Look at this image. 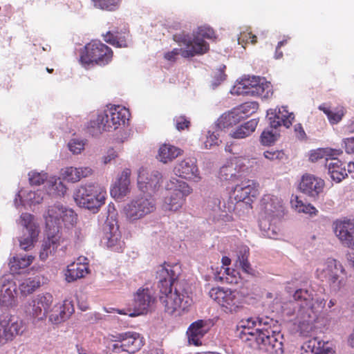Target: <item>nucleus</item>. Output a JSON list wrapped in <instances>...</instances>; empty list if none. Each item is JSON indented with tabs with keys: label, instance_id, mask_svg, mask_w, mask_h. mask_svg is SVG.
<instances>
[{
	"label": "nucleus",
	"instance_id": "obj_36",
	"mask_svg": "<svg viewBox=\"0 0 354 354\" xmlns=\"http://www.w3.org/2000/svg\"><path fill=\"white\" fill-rule=\"evenodd\" d=\"M327 351L328 349L324 348V342L313 338L301 347L300 354H325Z\"/></svg>",
	"mask_w": 354,
	"mask_h": 354
},
{
	"label": "nucleus",
	"instance_id": "obj_29",
	"mask_svg": "<svg viewBox=\"0 0 354 354\" xmlns=\"http://www.w3.org/2000/svg\"><path fill=\"white\" fill-rule=\"evenodd\" d=\"M205 325L203 320H198L190 325L187 331L189 344L194 346L202 345L201 339L207 331Z\"/></svg>",
	"mask_w": 354,
	"mask_h": 354
},
{
	"label": "nucleus",
	"instance_id": "obj_11",
	"mask_svg": "<svg viewBox=\"0 0 354 354\" xmlns=\"http://www.w3.org/2000/svg\"><path fill=\"white\" fill-rule=\"evenodd\" d=\"M25 330L23 320L12 315H6L0 318V346L5 345Z\"/></svg>",
	"mask_w": 354,
	"mask_h": 354
},
{
	"label": "nucleus",
	"instance_id": "obj_44",
	"mask_svg": "<svg viewBox=\"0 0 354 354\" xmlns=\"http://www.w3.org/2000/svg\"><path fill=\"white\" fill-rule=\"evenodd\" d=\"M241 253V255L239 256V261L242 270L247 274L254 275V270L248 261L249 249L245 248L243 249V253L242 251Z\"/></svg>",
	"mask_w": 354,
	"mask_h": 354
},
{
	"label": "nucleus",
	"instance_id": "obj_10",
	"mask_svg": "<svg viewBox=\"0 0 354 354\" xmlns=\"http://www.w3.org/2000/svg\"><path fill=\"white\" fill-rule=\"evenodd\" d=\"M171 183L174 185V190L165 198L163 206L165 210L176 212L185 204L186 197L192 192V189L187 183L176 178Z\"/></svg>",
	"mask_w": 354,
	"mask_h": 354
},
{
	"label": "nucleus",
	"instance_id": "obj_62",
	"mask_svg": "<svg viewBox=\"0 0 354 354\" xmlns=\"http://www.w3.org/2000/svg\"><path fill=\"white\" fill-rule=\"evenodd\" d=\"M198 34L203 38L210 39L216 38L214 30L209 27H200L198 30Z\"/></svg>",
	"mask_w": 354,
	"mask_h": 354
},
{
	"label": "nucleus",
	"instance_id": "obj_52",
	"mask_svg": "<svg viewBox=\"0 0 354 354\" xmlns=\"http://www.w3.org/2000/svg\"><path fill=\"white\" fill-rule=\"evenodd\" d=\"M239 44H241L244 48L245 45L250 43L255 44L257 43V36L252 32H241L238 38Z\"/></svg>",
	"mask_w": 354,
	"mask_h": 354
},
{
	"label": "nucleus",
	"instance_id": "obj_22",
	"mask_svg": "<svg viewBox=\"0 0 354 354\" xmlns=\"http://www.w3.org/2000/svg\"><path fill=\"white\" fill-rule=\"evenodd\" d=\"M61 241L62 236L59 230L56 232H48L47 238L43 241L41 244L39 251V259L41 261L46 260L50 255L56 251Z\"/></svg>",
	"mask_w": 354,
	"mask_h": 354
},
{
	"label": "nucleus",
	"instance_id": "obj_15",
	"mask_svg": "<svg viewBox=\"0 0 354 354\" xmlns=\"http://www.w3.org/2000/svg\"><path fill=\"white\" fill-rule=\"evenodd\" d=\"M53 302V297L49 292L37 295L30 303L29 313L30 316L38 321L46 318Z\"/></svg>",
	"mask_w": 354,
	"mask_h": 354
},
{
	"label": "nucleus",
	"instance_id": "obj_34",
	"mask_svg": "<svg viewBox=\"0 0 354 354\" xmlns=\"http://www.w3.org/2000/svg\"><path fill=\"white\" fill-rule=\"evenodd\" d=\"M257 124L258 120L257 119H252L236 128L230 135L235 139L245 138L250 136L255 131Z\"/></svg>",
	"mask_w": 354,
	"mask_h": 354
},
{
	"label": "nucleus",
	"instance_id": "obj_64",
	"mask_svg": "<svg viewBox=\"0 0 354 354\" xmlns=\"http://www.w3.org/2000/svg\"><path fill=\"white\" fill-rule=\"evenodd\" d=\"M118 156L115 151L113 149H109L107 154L103 158V162L104 164L109 163L112 160H114Z\"/></svg>",
	"mask_w": 354,
	"mask_h": 354
},
{
	"label": "nucleus",
	"instance_id": "obj_7",
	"mask_svg": "<svg viewBox=\"0 0 354 354\" xmlns=\"http://www.w3.org/2000/svg\"><path fill=\"white\" fill-rule=\"evenodd\" d=\"M316 276L322 281H326L335 289L340 290L345 287L347 276L342 263L334 259H328L316 270Z\"/></svg>",
	"mask_w": 354,
	"mask_h": 354
},
{
	"label": "nucleus",
	"instance_id": "obj_17",
	"mask_svg": "<svg viewBox=\"0 0 354 354\" xmlns=\"http://www.w3.org/2000/svg\"><path fill=\"white\" fill-rule=\"evenodd\" d=\"M324 180L312 174H304L299 183V189L308 196L315 198L323 192Z\"/></svg>",
	"mask_w": 354,
	"mask_h": 354
},
{
	"label": "nucleus",
	"instance_id": "obj_61",
	"mask_svg": "<svg viewBox=\"0 0 354 354\" xmlns=\"http://www.w3.org/2000/svg\"><path fill=\"white\" fill-rule=\"evenodd\" d=\"M218 138L214 132L208 131V135L204 142V145L206 149H210L212 147L218 145Z\"/></svg>",
	"mask_w": 354,
	"mask_h": 354
},
{
	"label": "nucleus",
	"instance_id": "obj_12",
	"mask_svg": "<svg viewBox=\"0 0 354 354\" xmlns=\"http://www.w3.org/2000/svg\"><path fill=\"white\" fill-rule=\"evenodd\" d=\"M156 209L155 202L151 198L140 197L132 200L124 208L126 217L131 221L138 220Z\"/></svg>",
	"mask_w": 354,
	"mask_h": 354
},
{
	"label": "nucleus",
	"instance_id": "obj_16",
	"mask_svg": "<svg viewBox=\"0 0 354 354\" xmlns=\"http://www.w3.org/2000/svg\"><path fill=\"white\" fill-rule=\"evenodd\" d=\"M155 301L156 297L152 290L149 288H140L134 295L133 312L128 315L133 317L147 314Z\"/></svg>",
	"mask_w": 354,
	"mask_h": 354
},
{
	"label": "nucleus",
	"instance_id": "obj_6",
	"mask_svg": "<svg viewBox=\"0 0 354 354\" xmlns=\"http://www.w3.org/2000/svg\"><path fill=\"white\" fill-rule=\"evenodd\" d=\"M112 49L100 41L93 40L86 44L81 50L80 62L84 67L90 65L104 66L113 59Z\"/></svg>",
	"mask_w": 354,
	"mask_h": 354
},
{
	"label": "nucleus",
	"instance_id": "obj_45",
	"mask_svg": "<svg viewBox=\"0 0 354 354\" xmlns=\"http://www.w3.org/2000/svg\"><path fill=\"white\" fill-rule=\"evenodd\" d=\"M95 8L112 11L117 8L120 0H91Z\"/></svg>",
	"mask_w": 354,
	"mask_h": 354
},
{
	"label": "nucleus",
	"instance_id": "obj_47",
	"mask_svg": "<svg viewBox=\"0 0 354 354\" xmlns=\"http://www.w3.org/2000/svg\"><path fill=\"white\" fill-rule=\"evenodd\" d=\"M279 134L273 130L266 129L260 136L261 143L265 146H270L272 145L279 138Z\"/></svg>",
	"mask_w": 354,
	"mask_h": 354
},
{
	"label": "nucleus",
	"instance_id": "obj_38",
	"mask_svg": "<svg viewBox=\"0 0 354 354\" xmlns=\"http://www.w3.org/2000/svg\"><path fill=\"white\" fill-rule=\"evenodd\" d=\"M290 203L292 208L299 213H304L310 216H315L318 213L317 209L313 205L310 203H304L297 196H292Z\"/></svg>",
	"mask_w": 354,
	"mask_h": 354
},
{
	"label": "nucleus",
	"instance_id": "obj_58",
	"mask_svg": "<svg viewBox=\"0 0 354 354\" xmlns=\"http://www.w3.org/2000/svg\"><path fill=\"white\" fill-rule=\"evenodd\" d=\"M69 150L74 154L80 153L84 149V143L82 140L72 139L68 144Z\"/></svg>",
	"mask_w": 354,
	"mask_h": 354
},
{
	"label": "nucleus",
	"instance_id": "obj_50",
	"mask_svg": "<svg viewBox=\"0 0 354 354\" xmlns=\"http://www.w3.org/2000/svg\"><path fill=\"white\" fill-rule=\"evenodd\" d=\"M15 296L10 288L0 290V304L6 306H11L14 301Z\"/></svg>",
	"mask_w": 354,
	"mask_h": 354
},
{
	"label": "nucleus",
	"instance_id": "obj_57",
	"mask_svg": "<svg viewBox=\"0 0 354 354\" xmlns=\"http://www.w3.org/2000/svg\"><path fill=\"white\" fill-rule=\"evenodd\" d=\"M263 156L269 160L274 161L276 160H283L286 155L283 150H275L264 151Z\"/></svg>",
	"mask_w": 354,
	"mask_h": 354
},
{
	"label": "nucleus",
	"instance_id": "obj_51",
	"mask_svg": "<svg viewBox=\"0 0 354 354\" xmlns=\"http://www.w3.org/2000/svg\"><path fill=\"white\" fill-rule=\"evenodd\" d=\"M29 182L32 185H40L43 184L48 178L46 173L30 171L28 173Z\"/></svg>",
	"mask_w": 354,
	"mask_h": 354
},
{
	"label": "nucleus",
	"instance_id": "obj_49",
	"mask_svg": "<svg viewBox=\"0 0 354 354\" xmlns=\"http://www.w3.org/2000/svg\"><path fill=\"white\" fill-rule=\"evenodd\" d=\"M61 220L66 226H73L77 223V215L72 209L64 207Z\"/></svg>",
	"mask_w": 354,
	"mask_h": 354
},
{
	"label": "nucleus",
	"instance_id": "obj_3",
	"mask_svg": "<svg viewBox=\"0 0 354 354\" xmlns=\"http://www.w3.org/2000/svg\"><path fill=\"white\" fill-rule=\"evenodd\" d=\"M129 115V112L127 109L120 105H114L104 113L98 114L95 119L91 120L88 128L93 135L110 131L111 129H116L121 124H124Z\"/></svg>",
	"mask_w": 354,
	"mask_h": 354
},
{
	"label": "nucleus",
	"instance_id": "obj_23",
	"mask_svg": "<svg viewBox=\"0 0 354 354\" xmlns=\"http://www.w3.org/2000/svg\"><path fill=\"white\" fill-rule=\"evenodd\" d=\"M261 205L266 216L270 218L281 216L283 212L282 201L274 195H264L261 199Z\"/></svg>",
	"mask_w": 354,
	"mask_h": 354
},
{
	"label": "nucleus",
	"instance_id": "obj_1",
	"mask_svg": "<svg viewBox=\"0 0 354 354\" xmlns=\"http://www.w3.org/2000/svg\"><path fill=\"white\" fill-rule=\"evenodd\" d=\"M243 323L241 338L249 347L271 354L283 353V336L277 320L268 317H250Z\"/></svg>",
	"mask_w": 354,
	"mask_h": 354
},
{
	"label": "nucleus",
	"instance_id": "obj_42",
	"mask_svg": "<svg viewBox=\"0 0 354 354\" xmlns=\"http://www.w3.org/2000/svg\"><path fill=\"white\" fill-rule=\"evenodd\" d=\"M40 286L39 277H34L25 279L19 285V290L23 295H28L35 292Z\"/></svg>",
	"mask_w": 354,
	"mask_h": 354
},
{
	"label": "nucleus",
	"instance_id": "obj_56",
	"mask_svg": "<svg viewBox=\"0 0 354 354\" xmlns=\"http://www.w3.org/2000/svg\"><path fill=\"white\" fill-rule=\"evenodd\" d=\"M225 66L218 68L213 71V80L212 84L214 86H218L223 81L225 80L226 75L225 74L224 69Z\"/></svg>",
	"mask_w": 354,
	"mask_h": 354
},
{
	"label": "nucleus",
	"instance_id": "obj_28",
	"mask_svg": "<svg viewBox=\"0 0 354 354\" xmlns=\"http://www.w3.org/2000/svg\"><path fill=\"white\" fill-rule=\"evenodd\" d=\"M64 207L61 205H54L48 207L47 214L45 216L46 227L51 230L53 227V232H56L58 230L59 225Z\"/></svg>",
	"mask_w": 354,
	"mask_h": 354
},
{
	"label": "nucleus",
	"instance_id": "obj_14",
	"mask_svg": "<svg viewBox=\"0 0 354 354\" xmlns=\"http://www.w3.org/2000/svg\"><path fill=\"white\" fill-rule=\"evenodd\" d=\"M19 224L24 227L27 233L24 232L19 240L20 248L24 250H29L34 247L39 235V226L35 223L34 217L29 213H22L20 216Z\"/></svg>",
	"mask_w": 354,
	"mask_h": 354
},
{
	"label": "nucleus",
	"instance_id": "obj_63",
	"mask_svg": "<svg viewBox=\"0 0 354 354\" xmlns=\"http://www.w3.org/2000/svg\"><path fill=\"white\" fill-rule=\"evenodd\" d=\"M344 148L347 153H354V137L344 139Z\"/></svg>",
	"mask_w": 354,
	"mask_h": 354
},
{
	"label": "nucleus",
	"instance_id": "obj_37",
	"mask_svg": "<svg viewBox=\"0 0 354 354\" xmlns=\"http://www.w3.org/2000/svg\"><path fill=\"white\" fill-rule=\"evenodd\" d=\"M125 35V32L108 31L105 35H103V38L106 43L112 46L118 48H125L128 46Z\"/></svg>",
	"mask_w": 354,
	"mask_h": 354
},
{
	"label": "nucleus",
	"instance_id": "obj_59",
	"mask_svg": "<svg viewBox=\"0 0 354 354\" xmlns=\"http://www.w3.org/2000/svg\"><path fill=\"white\" fill-rule=\"evenodd\" d=\"M232 167L225 166L221 168L219 171L220 178L224 180H231L236 177Z\"/></svg>",
	"mask_w": 354,
	"mask_h": 354
},
{
	"label": "nucleus",
	"instance_id": "obj_60",
	"mask_svg": "<svg viewBox=\"0 0 354 354\" xmlns=\"http://www.w3.org/2000/svg\"><path fill=\"white\" fill-rule=\"evenodd\" d=\"M162 175L158 171H153L149 174V187L150 189H156L160 185Z\"/></svg>",
	"mask_w": 354,
	"mask_h": 354
},
{
	"label": "nucleus",
	"instance_id": "obj_18",
	"mask_svg": "<svg viewBox=\"0 0 354 354\" xmlns=\"http://www.w3.org/2000/svg\"><path fill=\"white\" fill-rule=\"evenodd\" d=\"M174 174L183 178L198 181L201 179L196 160L194 158H186L177 163L174 168Z\"/></svg>",
	"mask_w": 354,
	"mask_h": 354
},
{
	"label": "nucleus",
	"instance_id": "obj_46",
	"mask_svg": "<svg viewBox=\"0 0 354 354\" xmlns=\"http://www.w3.org/2000/svg\"><path fill=\"white\" fill-rule=\"evenodd\" d=\"M334 155H336V153L335 151L330 149H319L310 154V158L312 161H316L318 159L325 158L326 160V163H328L330 158H332V156Z\"/></svg>",
	"mask_w": 354,
	"mask_h": 354
},
{
	"label": "nucleus",
	"instance_id": "obj_26",
	"mask_svg": "<svg viewBox=\"0 0 354 354\" xmlns=\"http://www.w3.org/2000/svg\"><path fill=\"white\" fill-rule=\"evenodd\" d=\"M131 170L124 169L120 176L111 189V195L116 198L120 199L127 196L129 192Z\"/></svg>",
	"mask_w": 354,
	"mask_h": 354
},
{
	"label": "nucleus",
	"instance_id": "obj_19",
	"mask_svg": "<svg viewBox=\"0 0 354 354\" xmlns=\"http://www.w3.org/2000/svg\"><path fill=\"white\" fill-rule=\"evenodd\" d=\"M258 183L248 180L242 182L240 185H236L233 189V194L235 201L237 202L249 203L252 201L251 198H255L259 194Z\"/></svg>",
	"mask_w": 354,
	"mask_h": 354
},
{
	"label": "nucleus",
	"instance_id": "obj_25",
	"mask_svg": "<svg viewBox=\"0 0 354 354\" xmlns=\"http://www.w3.org/2000/svg\"><path fill=\"white\" fill-rule=\"evenodd\" d=\"M333 226L336 236L344 245L348 243H352V239H349V236L354 234V220H338L334 222Z\"/></svg>",
	"mask_w": 354,
	"mask_h": 354
},
{
	"label": "nucleus",
	"instance_id": "obj_5",
	"mask_svg": "<svg viewBox=\"0 0 354 354\" xmlns=\"http://www.w3.org/2000/svg\"><path fill=\"white\" fill-rule=\"evenodd\" d=\"M173 39L180 46H185L186 48H174L166 53L164 57L168 61L175 62L179 55L188 58L196 55H203L209 50L208 44L198 37L192 39L189 35L183 32L174 35Z\"/></svg>",
	"mask_w": 354,
	"mask_h": 354
},
{
	"label": "nucleus",
	"instance_id": "obj_4",
	"mask_svg": "<svg viewBox=\"0 0 354 354\" xmlns=\"http://www.w3.org/2000/svg\"><path fill=\"white\" fill-rule=\"evenodd\" d=\"M107 193L106 189L97 183H88L78 187L74 192L75 203L93 212H97L105 203Z\"/></svg>",
	"mask_w": 354,
	"mask_h": 354
},
{
	"label": "nucleus",
	"instance_id": "obj_55",
	"mask_svg": "<svg viewBox=\"0 0 354 354\" xmlns=\"http://www.w3.org/2000/svg\"><path fill=\"white\" fill-rule=\"evenodd\" d=\"M234 92L238 95H249L248 91L250 90V88L248 84L245 77L242 78L241 81L238 82L234 86Z\"/></svg>",
	"mask_w": 354,
	"mask_h": 354
},
{
	"label": "nucleus",
	"instance_id": "obj_31",
	"mask_svg": "<svg viewBox=\"0 0 354 354\" xmlns=\"http://www.w3.org/2000/svg\"><path fill=\"white\" fill-rule=\"evenodd\" d=\"M104 237L108 248L118 251L122 247L123 242L121 241V234L118 227L113 226L105 227L104 228Z\"/></svg>",
	"mask_w": 354,
	"mask_h": 354
},
{
	"label": "nucleus",
	"instance_id": "obj_53",
	"mask_svg": "<svg viewBox=\"0 0 354 354\" xmlns=\"http://www.w3.org/2000/svg\"><path fill=\"white\" fill-rule=\"evenodd\" d=\"M268 116L270 128L276 129L281 126V123L280 122L281 118L277 109H270L268 111Z\"/></svg>",
	"mask_w": 354,
	"mask_h": 354
},
{
	"label": "nucleus",
	"instance_id": "obj_54",
	"mask_svg": "<svg viewBox=\"0 0 354 354\" xmlns=\"http://www.w3.org/2000/svg\"><path fill=\"white\" fill-rule=\"evenodd\" d=\"M174 121L175 122L176 128L180 131L188 129L191 124L189 119L185 115L176 116Z\"/></svg>",
	"mask_w": 354,
	"mask_h": 354
},
{
	"label": "nucleus",
	"instance_id": "obj_13",
	"mask_svg": "<svg viewBox=\"0 0 354 354\" xmlns=\"http://www.w3.org/2000/svg\"><path fill=\"white\" fill-rule=\"evenodd\" d=\"M177 270L176 265L171 266L166 263L158 267L157 270V277L159 278L158 286L161 295L173 292L172 286L175 287L177 283L182 286L180 282L176 281L179 275Z\"/></svg>",
	"mask_w": 354,
	"mask_h": 354
},
{
	"label": "nucleus",
	"instance_id": "obj_41",
	"mask_svg": "<svg viewBox=\"0 0 354 354\" xmlns=\"http://www.w3.org/2000/svg\"><path fill=\"white\" fill-rule=\"evenodd\" d=\"M258 109L259 104L257 102H246L236 107H234V109L239 116H240L242 120H244L254 113Z\"/></svg>",
	"mask_w": 354,
	"mask_h": 354
},
{
	"label": "nucleus",
	"instance_id": "obj_27",
	"mask_svg": "<svg viewBox=\"0 0 354 354\" xmlns=\"http://www.w3.org/2000/svg\"><path fill=\"white\" fill-rule=\"evenodd\" d=\"M88 263H82L80 259L77 261L73 262L68 266L65 272L66 280L68 282H73L78 279L84 277L88 273Z\"/></svg>",
	"mask_w": 354,
	"mask_h": 354
},
{
	"label": "nucleus",
	"instance_id": "obj_24",
	"mask_svg": "<svg viewBox=\"0 0 354 354\" xmlns=\"http://www.w3.org/2000/svg\"><path fill=\"white\" fill-rule=\"evenodd\" d=\"M246 84L250 88L248 91L249 95L260 96L262 97H268L270 92V84L263 77L252 76L245 77Z\"/></svg>",
	"mask_w": 354,
	"mask_h": 354
},
{
	"label": "nucleus",
	"instance_id": "obj_30",
	"mask_svg": "<svg viewBox=\"0 0 354 354\" xmlns=\"http://www.w3.org/2000/svg\"><path fill=\"white\" fill-rule=\"evenodd\" d=\"M326 166L328 167L330 178L337 183L341 182L347 176L345 166L338 158H330L329 162L326 163Z\"/></svg>",
	"mask_w": 354,
	"mask_h": 354
},
{
	"label": "nucleus",
	"instance_id": "obj_33",
	"mask_svg": "<svg viewBox=\"0 0 354 354\" xmlns=\"http://www.w3.org/2000/svg\"><path fill=\"white\" fill-rule=\"evenodd\" d=\"M182 150L174 145L164 144L158 150V158L160 161L167 163L172 161L181 154Z\"/></svg>",
	"mask_w": 354,
	"mask_h": 354
},
{
	"label": "nucleus",
	"instance_id": "obj_40",
	"mask_svg": "<svg viewBox=\"0 0 354 354\" xmlns=\"http://www.w3.org/2000/svg\"><path fill=\"white\" fill-rule=\"evenodd\" d=\"M242 119L240 116H239L238 113L234 108L228 113H225L221 115V117L218 119V125L220 128H229L236 125Z\"/></svg>",
	"mask_w": 354,
	"mask_h": 354
},
{
	"label": "nucleus",
	"instance_id": "obj_39",
	"mask_svg": "<svg viewBox=\"0 0 354 354\" xmlns=\"http://www.w3.org/2000/svg\"><path fill=\"white\" fill-rule=\"evenodd\" d=\"M319 109L322 111L328 117V121L331 124L339 123L344 115L345 111L342 106L337 107L334 110H330L324 104L319 106Z\"/></svg>",
	"mask_w": 354,
	"mask_h": 354
},
{
	"label": "nucleus",
	"instance_id": "obj_20",
	"mask_svg": "<svg viewBox=\"0 0 354 354\" xmlns=\"http://www.w3.org/2000/svg\"><path fill=\"white\" fill-rule=\"evenodd\" d=\"M115 341L122 344V351L129 353H134L141 348L143 346L142 340L140 335L136 332H126L120 333L116 337Z\"/></svg>",
	"mask_w": 354,
	"mask_h": 354
},
{
	"label": "nucleus",
	"instance_id": "obj_43",
	"mask_svg": "<svg viewBox=\"0 0 354 354\" xmlns=\"http://www.w3.org/2000/svg\"><path fill=\"white\" fill-rule=\"evenodd\" d=\"M277 111L281 118L280 122L281 123V126L283 125L286 128L290 127L295 119L294 113L289 112L287 106H281L277 109Z\"/></svg>",
	"mask_w": 354,
	"mask_h": 354
},
{
	"label": "nucleus",
	"instance_id": "obj_32",
	"mask_svg": "<svg viewBox=\"0 0 354 354\" xmlns=\"http://www.w3.org/2000/svg\"><path fill=\"white\" fill-rule=\"evenodd\" d=\"M92 169L88 167H66L62 173L64 180L76 183L80 181L82 178H86L92 174Z\"/></svg>",
	"mask_w": 354,
	"mask_h": 354
},
{
	"label": "nucleus",
	"instance_id": "obj_21",
	"mask_svg": "<svg viewBox=\"0 0 354 354\" xmlns=\"http://www.w3.org/2000/svg\"><path fill=\"white\" fill-rule=\"evenodd\" d=\"M74 306L72 301L64 300L59 306H55L49 313L48 319L53 324H58L68 319L74 313Z\"/></svg>",
	"mask_w": 354,
	"mask_h": 354
},
{
	"label": "nucleus",
	"instance_id": "obj_35",
	"mask_svg": "<svg viewBox=\"0 0 354 354\" xmlns=\"http://www.w3.org/2000/svg\"><path fill=\"white\" fill-rule=\"evenodd\" d=\"M34 259L32 255L13 257L9 262L10 271L13 274H19L20 270L28 267Z\"/></svg>",
	"mask_w": 354,
	"mask_h": 354
},
{
	"label": "nucleus",
	"instance_id": "obj_2",
	"mask_svg": "<svg viewBox=\"0 0 354 354\" xmlns=\"http://www.w3.org/2000/svg\"><path fill=\"white\" fill-rule=\"evenodd\" d=\"M295 301L299 302V308L295 317V322L301 335L308 336L314 328L319 309L324 308L326 301L317 299L313 301V295L305 289H298L293 295Z\"/></svg>",
	"mask_w": 354,
	"mask_h": 354
},
{
	"label": "nucleus",
	"instance_id": "obj_9",
	"mask_svg": "<svg viewBox=\"0 0 354 354\" xmlns=\"http://www.w3.org/2000/svg\"><path fill=\"white\" fill-rule=\"evenodd\" d=\"M209 295L227 313L239 311L243 306V297L237 290L221 287L212 288Z\"/></svg>",
	"mask_w": 354,
	"mask_h": 354
},
{
	"label": "nucleus",
	"instance_id": "obj_48",
	"mask_svg": "<svg viewBox=\"0 0 354 354\" xmlns=\"http://www.w3.org/2000/svg\"><path fill=\"white\" fill-rule=\"evenodd\" d=\"M149 172L145 168H140L138 171V185L139 188L145 192L149 187Z\"/></svg>",
	"mask_w": 354,
	"mask_h": 354
},
{
	"label": "nucleus",
	"instance_id": "obj_8",
	"mask_svg": "<svg viewBox=\"0 0 354 354\" xmlns=\"http://www.w3.org/2000/svg\"><path fill=\"white\" fill-rule=\"evenodd\" d=\"M160 301L164 308V311L168 315H181L188 309L192 303V299L187 295L183 286L177 283L174 292L160 296Z\"/></svg>",
	"mask_w": 354,
	"mask_h": 354
}]
</instances>
